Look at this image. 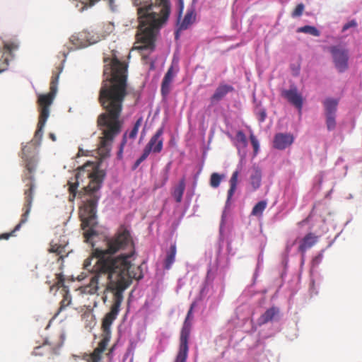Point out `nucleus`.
<instances>
[{
  "label": "nucleus",
  "mask_w": 362,
  "mask_h": 362,
  "mask_svg": "<svg viewBox=\"0 0 362 362\" xmlns=\"http://www.w3.org/2000/svg\"><path fill=\"white\" fill-rule=\"evenodd\" d=\"M106 249L95 248L92 255L84 260L83 267L94 275L88 285L83 287V292L94 294L99 289L100 277L106 275L107 281L103 291V301L106 302L107 293L112 294V305L110 310L102 321L103 339H110L111 325L117 318L124 300L123 293L132 284L133 279L143 278L141 266L132 264L135 255L134 244L129 231L121 226L116 234L106 240Z\"/></svg>",
  "instance_id": "f257e3e1"
},
{
  "label": "nucleus",
  "mask_w": 362,
  "mask_h": 362,
  "mask_svg": "<svg viewBox=\"0 0 362 362\" xmlns=\"http://www.w3.org/2000/svg\"><path fill=\"white\" fill-rule=\"evenodd\" d=\"M103 79L99 90L98 102L104 112L97 118L100 131L98 153L109 155L115 139L121 133L123 121L120 119L123 103L127 95V65L117 58H104Z\"/></svg>",
  "instance_id": "f03ea898"
},
{
  "label": "nucleus",
  "mask_w": 362,
  "mask_h": 362,
  "mask_svg": "<svg viewBox=\"0 0 362 362\" xmlns=\"http://www.w3.org/2000/svg\"><path fill=\"white\" fill-rule=\"evenodd\" d=\"M137 6L139 28L136 34L139 49L153 50L155 47L156 37L162 25L168 21L170 13L169 0H132Z\"/></svg>",
  "instance_id": "7ed1b4c3"
},
{
  "label": "nucleus",
  "mask_w": 362,
  "mask_h": 362,
  "mask_svg": "<svg viewBox=\"0 0 362 362\" xmlns=\"http://www.w3.org/2000/svg\"><path fill=\"white\" fill-rule=\"evenodd\" d=\"M104 176L105 173L101 170H95L90 173L88 175L90 178V182L83 188L84 194L87 197L79 207V217L86 241L96 235L94 228L97 225L96 209L100 197L95 192L100 189Z\"/></svg>",
  "instance_id": "20e7f679"
},
{
  "label": "nucleus",
  "mask_w": 362,
  "mask_h": 362,
  "mask_svg": "<svg viewBox=\"0 0 362 362\" xmlns=\"http://www.w3.org/2000/svg\"><path fill=\"white\" fill-rule=\"evenodd\" d=\"M25 148H23L22 158L25 160V170L22 175V181L25 183L24 189V204L23 206V214L20 222L15 226L10 233H5L0 235V240H8L10 237L13 236L14 233L19 230L23 224L27 222L29 214L30 212L32 203L34 197V190L36 187L34 173L36 170L37 159L35 156L27 157L25 153Z\"/></svg>",
  "instance_id": "39448f33"
},
{
  "label": "nucleus",
  "mask_w": 362,
  "mask_h": 362,
  "mask_svg": "<svg viewBox=\"0 0 362 362\" xmlns=\"http://www.w3.org/2000/svg\"><path fill=\"white\" fill-rule=\"evenodd\" d=\"M164 127H160L156 132L151 137L147 144L145 146L141 156L135 161L132 166V170H136L139 165L144 161L151 153H159L162 151L163 147V134Z\"/></svg>",
  "instance_id": "423d86ee"
},
{
  "label": "nucleus",
  "mask_w": 362,
  "mask_h": 362,
  "mask_svg": "<svg viewBox=\"0 0 362 362\" xmlns=\"http://www.w3.org/2000/svg\"><path fill=\"white\" fill-rule=\"evenodd\" d=\"M61 71L54 72L51 78L49 92L47 94L40 95L37 103L40 107V117L48 118L49 115V106L53 103L57 91V83Z\"/></svg>",
  "instance_id": "0eeeda50"
},
{
  "label": "nucleus",
  "mask_w": 362,
  "mask_h": 362,
  "mask_svg": "<svg viewBox=\"0 0 362 362\" xmlns=\"http://www.w3.org/2000/svg\"><path fill=\"white\" fill-rule=\"evenodd\" d=\"M333 62L339 72L342 73L349 68V51L339 46H332L329 47Z\"/></svg>",
  "instance_id": "6e6552de"
},
{
  "label": "nucleus",
  "mask_w": 362,
  "mask_h": 362,
  "mask_svg": "<svg viewBox=\"0 0 362 362\" xmlns=\"http://www.w3.org/2000/svg\"><path fill=\"white\" fill-rule=\"evenodd\" d=\"M194 303H192L187 312V316L184 321L182 327L180 331V339H179V346L189 348V339L191 332L192 328V321L193 319V309H194Z\"/></svg>",
  "instance_id": "1a4fd4ad"
},
{
  "label": "nucleus",
  "mask_w": 362,
  "mask_h": 362,
  "mask_svg": "<svg viewBox=\"0 0 362 362\" xmlns=\"http://www.w3.org/2000/svg\"><path fill=\"white\" fill-rule=\"evenodd\" d=\"M289 103L293 105L300 112L303 107V98L298 91L296 86L291 87L289 90H284L281 93Z\"/></svg>",
  "instance_id": "9d476101"
},
{
  "label": "nucleus",
  "mask_w": 362,
  "mask_h": 362,
  "mask_svg": "<svg viewBox=\"0 0 362 362\" xmlns=\"http://www.w3.org/2000/svg\"><path fill=\"white\" fill-rule=\"evenodd\" d=\"M293 141V134L290 133H277L274 137L273 146L278 150H284L290 146Z\"/></svg>",
  "instance_id": "9b49d317"
},
{
  "label": "nucleus",
  "mask_w": 362,
  "mask_h": 362,
  "mask_svg": "<svg viewBox=\"0 0 362 362\" xmlns=\"http://www.w3.org/2000/svg\"><path fill=\"white\" fill-rule=\"evenodd\" d=\"M5 52L0 59V73L6 70L8 66L9 59L8 56L13 58V52L18 49V44L15 42H5L4 45Z\"/></svg>",
  "instance_id": "f8f14e48"
},
{
  "label": "nucleus",
  "mask_w": 362,
  "mask_h": 362,
  "mask_svg": "<svg viewBox=\"0 0 362 362\" xmlns=\"http://www.w3.org/2000/svg\"><path fill=\"white\" fill-rule=\"evenodd\" d=\"M234 91V88L228 84L221 83L211 97V103L221 100L228 93Z\"/></svg>",
  "instance_id": "ddd939ff"
},
{
  "label": "nucleus",
  "mask_w": 362,
  "mask_h": 362,
  "mask_svg": "<svg viewBox=\"0 0 362 362\" xmlns=\"http://www.w3.org/2000/svg\"><path fill=\"white\" fill-rule=\"evenodd\" d=\"M318 240V237L313 233H308L301 240L298 247V250L304 254L307 250L314 246Z\"/></svg>",
  "instance_id": "4468645a"
},
{
  "label": "nucleus",
  "mask_w": 362,
  "mask_h": 362,
  "mask_svg": "<svg viewBox=\"0 0 362 362\" xmlns=\"http://www.w3.org/2000/svg\"><path fill=\"white\" fill-rule=\"evenodd\" d=\"M107 339L100 341L98 346L94 349L92 354L86 355V359L88 362H100L102 358V354L106 349Z\"/></svg>",
  "instance_id": "2eb2a0df"
},
{
  "label": "nucleus",
  "mask_w": 362,
  "mask_h": 362,
  "mask_svg": "<svg viewBox=\"0 0 362 362\" xmlns=\"http://www.w3.org/2000/svg\"><path fill=\"white\" fill-rule=\"evenodd\" d=\"M262 182V171L258 166L253 165L250 176V185L252 190L255 191L259 188Z\"/></svg>",
  "instance_id": "dca6fc26"
},
{
  "label": "nucleus",
  "mask_w": 362,
  "mask_h": 362,
  "mask_svg": "<svg viewBox=\"0 0 362 362\" xmlns=\"http://www.w3.org/2000/svg\"><path fill=\"white\" fill-rule=\"evenodd\" d=\"M196 20V13L194 8L187 9L186 14L180 23H179V30H185L192 25Z\"/></svg>",
  "instance_id": "f3484780"
},
{
  "label": "nucleus",
  "mask_w": 362,
  "mask_h": 362,
  "mask_svg": "<svg viewBox=\"0 0 362 362\" xmlns=\"http://www.w3.org/2000/svg\"><path fill=\"white\" fill-rule=\"evenodd\" d=\"M48 252L50 253H55L59 256L58 262L63 260L68 255V252L66 251V244H58L54 242L50 243Z\"/></svg>",
  "instance_id": "a211bd4d"
},
{
  "label": "nucleus",
  "mask_w": 362,
  "mask_h": 362,
  "mask_svg": "<svg viewBox=\"0 0 362 362\" xmlns=\"http://www.w3.org/2000/svg\"><path fill=\"white\" fill-rule=\"evenodd\" d=\"M279 309L276 307H272L267 309L258 319L259 325L267 324L272 321L279 315Z\"/></svg>",
  "instance_id": "6ab92c4d"
},
{
  "label": "nucleus",
  "mask_w": 362,
  "mask_h": 362,
  "mask_svg": "<svg viewBox=\"0 0 362 362\" xmlns=\"http://www.w3.org/2000/svg\"><path fill=\"white\" fill-rule=\"evenodd\" d=\"M173 67H170L165 74L161 84V94L163 96H166L170 93V83L173 81Z\"/></svg>",
  "instance_id": "aec40b11"
},
{
  "label": "nucleus",
  "mask_w": 362,
  "mask_h": 362,
  "mask_svg": "<svg viewBox=\"0 0 362 362\" xmlns=\"http://www.w3.org/2000/svg\"><path fill=\"white\" fill-rule=\"evenodd\" d=\"M238 175L239 172L238 170H235L233 173L231 177L229 180L230 183V188L228 191L227 194V200H226V204H229L230 199H232L238 185Z\"/></svg>",
  "instance_id": "412c9836"
},
{
  "label": "nucleus",
  "mask_w": 362,
  "mask_h": 362,
  "mask_svg": "<svg viewBox=\"0 0 362 362\" xmlns=\"http://www.w3.org/2000/svg\"><path fill=\"white\" fill-rule=\"evenodd\" d=\"M185 189V179L182 178L177 186L173 188L172 195L177 203H180L182 200V196Z\"/></svg>",
  "instance_id": "4be33fe9"
},
{
  "label": "nucleus",
  "mask_w": 362,
  "mask_h": 362,
  "mask_svg": "<svg viewBox=\"0 0 362 362\" xmlns=\"http://www.w3.org/2000/svg\"><path fill=\"white\" fill-rule=\"evenodd\" d=\"M325 110V115H336L338 100L332 98H327L323 102Z\"/></svg>",
  "instance_id": "5701e85b"
},
{
  "label": "nucleus",
  "mask_w": 362,
  "mask_h": 362,
  "mask_svg": "<svg viewBox=\"0 0 362 362\" xmlns=\"http://www.w3.org/2000/svg\"><path fill=\"white\" fill-rule=\"evenodd\" d=\"M177 252L176 245L173 244L170 247L169 250L167 252L166 257L164 262V267L166 269H170L171 266L175 262V255Z\"/></svg>",
  "instance_id": "b1692460"
},
{
  "label": "nucleus",
  "mask_w": 362,
  "mask_h": 362,
  "mask_svg": "<svg viewBox=\"0 0 362 362\" xmlns=\"http://www.w3.org/2000/svg\"><path fill=\"white\" fill-rule=\"evenodd\" d=\"M76 180H78V175H76ZM68 185L69 192V201H73L76 198L77 193H78V194L81 195L82 192L77 191V188L78 186V180H76L75 182H69Z\"/></svg>",
  "instance_id": "393cba45"
},
{
  "label": "nucleus",
  "mask_w": 362,
  "mask_h": 362,
  "mask_svg": "<svg viewBox=\"0 0 362 362\" xmlns=\"http://www.w3.org/2000/svg\"><path fill=\"white\" fill-rule=\"evenodd\" d=\"M266 201H260L257 202L253 207L251 214L255 216H259L262 215L263 211L267 207Z\"/></svg>",
  "instance_id": "a878e982"
},
{
  "label": "nucleus",
  "mask_w": 362,
  "mask_h": 362,
  "mask_svg": "<svg viewBox=\"0 0 362 362\" xmlns=\"http://www.w3.org/2000/svg\"><path fill=\"white\" fill-rule=\"evenodd\" d=\"M297 32L308 33L315 37H318L320 35V31L315 27L311 25L300 27L298 28Z\"/></svg>",
  "instance_id": "bb28decb"
},
{
  "label": "nucleus",
  "mask_w": 362,
  "mask_h": 362,
  "mask_svg": "<svg viewBox=\"0 0 362 362\" xmlns=\"http://www.w3.org/2000/svg\"><path fill=\"white\" fill-rule=\"evenodd\" d=\"M189 348L179 346L178 351L174 362H186L188 356Z\"/></svg>",
  "instance_id": "cd10ccee"
},
{
  "label": "nucleus",
  "mask_w": 362,
  "mask_h": 362,
  "mask_svg": "<svg viewBox=\"0 0 362 362\" xmlns=\"http://www.w3.org/2000/svg\"><path fill=\"white\" fill-rule=\"evenodd\" d=\"M47 118L39 117L37 123V129L35 133V137L37 139H41L43 134V128L45 125Z\"/></svg>",
  "instance_id": "c85d7f7f"
},
{
  "label": "nucleus",
  "mask_w": 362,
  "mask_h": 362,
  "mask_svg": "<svg viewBox=\"0 0 362 362\" xmlns=\"http://www.w3.org/2000/svg\"><path fill=\"white\" fill-rule=\"evenodd\" d=\"M71 303V296L68 291L64 295L63 299L60 303V307L56 315H58L60 312L64 310Z\"/></svg>",
  "instance_id": "c756f323"
},
{
  "label": "nucleus",
  "mask_w": 362,
  "mask_h": 362,
  "mask_svg": "<svg viewBox=\"0 0 362 362\" xmlns=\"http://www.w3.org/2000/svg\"><path fill=\"white\" fill-rule=\"evenodd\" d=\"M223 177V175H221L217 173H212L210 177V185L214 188L218 187L220 185Z\"/></svg>",
  "instance_id": "7c9ffc66"
},
{
  "label": "nucleus",
  "mask_w": 362,
  "mask_h": 362,
  "mask_svg": "<svg viewBox=\"0 0 362 362\" xmlns=\"http://www.w3.org/2000/svg\"><path fill=\"white\" fill-rule=\"evenodd\" d=\"M326 125L329 131H332L336 128V115H325Z\"/></svg>",
  "instance_id": "2f4dec72"
},
{
  "label": "nucleus",
  "mask_w": 362,
  "mask_h": 362,
  "mask_svg": "<svg viewBox=\"0 0 362 362\" xmlns=\"http://www.w3.org/2000/svg\"><path fill=\"white\" fill-rule=\"evenodd\" d=\"M255 114L258 118V120L260 122H263L267 117V111L266 109L261 107H257L255 110Z\"/></svg>",
  "instance_id": "473e14b6"
},
{
  "label": "nucleus",
  "mask_w": 362,
  "mask_h": 362,
  "mask_svg": "<svg viewBox=\"0 0 362 362\" xmlns=\"http://www.w3.org/2000/svg\"><path fill=\"white\" fill-rule=\"evenodd\" d=\"M141 119H139L134 124L132 129L129 134V138L131 139H134L138 134L139 129L141 126Z\"/></svg>",
  "instance_id": "72a5a7b5"
},
{
  "label": "nucleus",
  "mask_w": 362,
  "mask_h": 362,
  "mask_svg": "<svg viewBox=\"0 0 362 362\" xmlns=\"http://www.w3.org/2000/svg\"><path fill=\"white\" fill-rule=\"evenodd\" d=\"M304 9H305L304 4L302 3L298 4L296 6L295 9L293 11V12L291 13V16L293 18L300 17L303 14Z\"/></svg>",
  "instance_id": "f704fd0d"
},
{
  "label": "nucleus",
  "mask_w": 362,
  "mask_h": 362,
  "mask_svg": "<svg viewBox=\"0 0 362 362\" xmlns=\"http://www.w3.org/2000/svg\"><path fill=\"white\" fill-rule=\"evenodd\" d=\"M237 141L245 147L247 145V139L245 134L242 131H238L236 134Z\"/></svg>",
  "instance_id": "c9c22d12"
},
{
  "label": "nucleus",
  "mask_w": 362,
  "mask_h": 362,
  "mask_svg": "<svg viewBox=\"0 0 362 362\" xmlns=\"http://www.w3.org/2000/svg\"><path fill=\"white\" fill-rule=\"evenodd\" d=\"M250 139L254 148V155L256 156L259 151V141L253 134H250Z\"/></svg>",
  "instance_id": "e433bc0d"
},
{
  "label": "nucleus",
  "mask_w": 362,
  "mask_h": 362,
  "mask_svg": "<svg viewBox=\"0 0 362 362\" xmlns=\"http://www.w3.org/2000/svg\"><path fill=\"white\" fill-rule=\"evenodd\" d=\"M170 163H169L165 168V173H164V175H163V180L162 181V182L160 183V185H156V188H158V187H163V185H165V183L167 182L168 180V172H169V170H170Z\"/></svg>",
  "instance_id": "4c0bfd02"
},
{
  "label": "nucleus",
  "mask_w": 362,
  "mask_h": 362,
  "mask_svg": "<svg viewBox=\"0 0 362 362\" xmlns=\"http://www.w3.org/2000/svg\"><path fill=\"white\" fill-rule=\"evenodd\" d=\"M127 133L125 132L122 136V140L121 141V144L119 145V151H118V156L120 157L122 156V153H123V150H124V147L127 143Z\"/></svg>",
  "instance_id": "58836bf2"
},
{
  "label": "nucleus",
  "mask_w": 362,
  "mask_h": 362,
  "mask_svg": "<svg viewBox=\"0 0 362 362\" xmlns=\"http://www.w3.org/2000/svg\"><path fill=\"white\" fill-rule=\"evenodd\" d=\"M357 26V23L355 20H351L348 23H345L342 28V32L346 31L348 29L351 28H355Z\"/></svg>",
  "instance_id": "ea45409f"
},
{
  "label": "nucleus",
  "mask_w": 362,
  "mask_h": 362,
  "mask_svg": "<svg viewBox=\"0 0 362 362\" xmlns=\"http://www.w3.org/2000/svg\"><path fill=\"white\" fill-rule=\"evenodd\" d=\"M78 1L81 2L84 5V7H87V6H93L95 3L98 2L100 0H78Z\"/></svg>",
  "instance_id": "a19ab883"
},
{
  "label": "nucleus",
  "mask_w": 362,
  "mask_h": 362,
  "mask_svg": "<svg viewBox=\"0 0 362 362\" xmlns=\"http://www.w3.org/2000/svg\"><path fill=\"white\" fill-rule=\"evenodd\" d=\"M323 257V255L322 253H320L318 255H317L316 257H315L312 261L313 262V265H318L320 262H321V260Z\"/></svg>",
  "instance_id": "79ce46f5"
},
{
  "label": "nucleus",
  "mask_w": 362,
  "mask_h": 362,
  "mask_svg": "<svg viewBox=\"0 0 362 362\" xmlns=\"http://www.w3.org/2000/svg\"><path fill=\"white\" fill-rule=\"evenodd\" d=\"M57 286L58 287H60V286H62L63 284H64V278L62 274H57Z\"/></svg>",
  "instance_id": "37998d69"
},
{
  "label": "nucleus",
  "mask_w": 362,
  "mask_h": 362,
  "mask_svg": "<svg viewBox=\"0 0 362 362\" xmlns=\"http://www.w3.org/2000/svg\"><path fill=\"white\" fill-rule=\"evenodd\" d=\"M87 152H88V151H84L83 148H79L78 152L77 153V156H87V153H86Z\"/></svg>",
  "instance_id": "c03bdc74"
},
{
  "label": "nucleus",
  "mask_w": 362,
  "mask_h": 362,
  "mask_svg": "<svg viewBox=\"0 0 362 362\" xmlns=\"http://www.w3.org/2000/svg\"><path fill=\"white\" fill-rule=\"evenodd\" d=\"M49 136L53 141H55L57 139L55 134L53 133H49Z\"/></svg>",
  "instance_id": "a18cd8bd"
},
{
  "label": "nucleus",
  "mask_w": 362,
  "mask_h": 362,
  "mask_svg": "<svg viewBox=\"0 0 362 362\" xmlns=\"http://www.w3.org/2000/svg\"><path fill=\"white\" fill-rule=\"evenodd\" d=\"M181 30H179V25L177 26V30L175 32V38L176 39H178L179 37V33L180 32Z\"/></svg>",
  "instance_id": "49530a36"
},
{
  "label": "nucleus",
  "mask_w": 362,
  "mask_h": 362,
  "mask_svg": "<svg viewBox=\"0 0 362 362\" xmlns=\"http://www.w3.org/2000/svg\"><path fill=\"white\" fill-rule=\"evenodd\" d=\"M108 1H109L110 5L112 6V4H114L115 0H108Z\"/></svg>",
  "instance_id": "de8ad7c7"
},
{
  "label": "nucleus",
  "mask_w": 362,
  "mask_h": 362,
  "mask_svg": "<svg viewBox=\"0 0 362 362\" xmlns=\"http://www.w3.org/2000/svg\"><path fill=\"white\" fill-rule=\"evenodd\" d=\"M40 349V346H38V347H36V348H35V354H36V355H37V354H37V351L38 349Z\"/></svg>",
  "instance_id": "09e8293b"
}]
</instances>
